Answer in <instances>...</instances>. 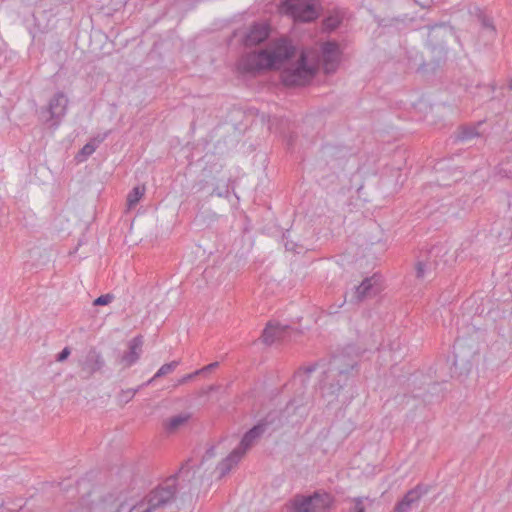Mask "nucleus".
I'll return each mask as SVG.
<instances>
[{
	"mask_svg": "<svg viewBox=\"0 0 512 512\" xmlns=\"http://www.w3.org/2000/svg\"><path fill=\"white\" fill-rule=\"evenodd\" d=\"M193 474L185 466L178 473L169 476L155 488L149 491L139 502L128 505L118 504L113 496H108L93 504L91 512H167L172 508H178L175 504L177 495L183 496L192 493L190 484Z\"/></svg>",
	"mask_w": 512,
	"mask_h": 512,
	"instance_id": "f257e3e1",
	"label": "nucleus"
},
{
	"mask_svg": "<svg viewBox=\"0 0 512 512\" xmlns=\"http://www.w3.org/2000/svg\"><path fill=\"white\" fill-rule=\"evenodd\" d=\"M343 359L335 356L324 370L320 380V391L322 397L328 404L333 403L339 396L341 389L347 385L349 378L353 375L355 362L343 364Z\"/></svg>",
	"mask_w": 512,
	"mask_h": 512,
	"instance_id": "f03ea898",
	"label": "nucleus"
},
{
	"mask_svg": "<svg viewBox=\"0 0 512 512\" xmlns=\"http://www.w3.org/2000/svg\"><path fill=\"white\" fill-rule=\"evenodd\" d=\"M318 70L309 53L302 51L298 60L281 72V80L286 86H303L310 82Z\"/></svg>",
	"mask_w": 512,
	"mask_h": 512,
	"instance_id": "7ed1b4c3",
	"label": "nucleus"
},
{
	"mask_svg": "<svg viewBox=\"0 0 512 512\" xmlns=\"http://www.w3.org/2000/svg\"><path fill=\"white\" fill-rule=\"evenodd\" d=\"M266 426L267 423L261 421L244 434L239 446L218 464L216 469L219 471L220 477L228 474L233 466H235L240 461L246 451L250 449L254 443L264 434L266 431Z\"/></svg>",
	"mask_w": 512,
	"mask_h": 512,
	"instance_id": "20e7f679",
	"label": "nucleus"
},
{
	"mask_svg": "<svg viewBox=\"0 0 512 512\" xmlns=\"http://www.w3.org/2000/svg\"><path fill=\"white\" fill-rule=\"evenodd\" d=\"M333 498L326 492H314L312 495H296L291 500L293 512H329Z\"/></svg>",
	"mask_w": 512,
	"mask_h": 512,
	"instance_id": "39448f33",
	"label": "nucleus"
},
{
	"mask_svg": "<svg viewBox=\"0 0 512 512\" xmlns=\"http://www.w3.org/2000/svg\"><path fill=\"white\" fill-rule=\"evenodd\" d=\"M68 103L69 99L65 93H55L48 105L40 109V118L51 127L57 128L67 113Z\"/></svg>",
	"mask_w": 512,
	"mask_h": 512,
	"instance_id": "423d86ee",
	"label": "nucleus"
},
{
	"mask_svg": "<svg viewBox=\"0 0 512 512\" xmlns=\"http://www.w3.org/2000/svg\"><path fill=\"white\" fill-rule=\"evenodd\" d=\"M283 10L295 21L312 22L319 16L313 0H285Z\"/></svg>",
	"mask_w": 512,
	"mask_h": 512,
	"instance_id": "0eeeda50",
	"label": "nucleus"
},
{
	"mask_svg": "<svg viewBox=\"0 0 512 512\" xmlns=\"http://www.w3.org/2000/svg\"><path fill=\"white\" fill-rule=\"evenodd\" d=\"M382 289L380 276L377 274L366 277L358 286H355L350 293L346 294L344 302L358 304L376 296Z\"/></svg>",
	"mask_w": 512,
	"mask_h": 512,
	"instance_id": "6e6552de",
	"label": "nucleus"
},
{
	"mask_svg": "<svg viewBox=\"0 0 512 512\" xmlns=\"http://www.w3.org/2000/svg\"><path fill=\"white\" fill-rule=\"evenodd\" d=\"M271 68V58L268 56V50L247 53L241 57L238 63V69L245 73H256Z\"/></svg>",
	"mask_w": 512,
	"mask_h": 512,
	"instance_id": "1a4fd4ad",
	"label": "nucleus"
},
{
	"mask_svg": "<svg viewBox=\"0 0 512 512\" xmlns=\"http://www.w3.org/2000/svg\"><path fill=\"white\" fill-rule=\"evenodd\" d=\"M339 45L336 42L327 41L321 45L320 55L311 57L312 62L323 65L326 73H332L337 69L339 63Z\"/></svg>",
	"mask_w": 512,
	"mask_h": 512,
	"instance_id": "9d476101",
	"label": "nucleus"
},
{
	"mask_svg": "<svg viewBox=\"0 0 512 512\" xmlns=\"http://www.w3.org/2000/svg\"><path fill=\"white\" fill-rule=\"evenodd\" d=\"M82 377L88 379L99 372L105 365V361L99 351L90 348L86 354L78 360Z\"/></svg>",
	"mask_w": 512,
	"mask_h": 512,
	"instance_id": "9b49d317",
	"label": "nucleus"
},
{
	"mask_svg": "<svg viewBox=\"0 0 512 512\" xmlns=\"http://www.w3.org/2000/svg\"><path fill=\"white\" fill-rule=\"evenodd\" d=\"M295 53V48L286 39H278L273 47L268 50V56L271 58V68L281 65L285 60L291 58Z\"/></svg>",
	"mask_w": 512,
	"mask_h": 512,
	"instance_id": "f8f14e48",
	"label": "nucleus"
},
{
	"mask_svg": "<svg viewBox=\"0 0 512 512\" xmlns=\"http://www.w3.org/2000/svg\"><path fill=\"white\" fill-rule=\"evenodd\" d=\"M427 493V486L417 485L413 489L409 490L402 500L395 505L393 512H410L413 508L418 506L422 496Z\"/></svg>",
	"mask_w": 512,
	"mask_h": 512,
	"instance_id": "ddd939ff",
	"label": "nucleus"
},
{
	"mask_svg": "<svg viewBox=\"0 0 512 512\" xmlns=\"http://www.w3.org/2000/svg\"><path fill=\"white\" fill-rule=\"evenodd\" d=\"M269 36V27L264 23H255L251 26L244 38V45L252 47L264 42Z\"/></svg>",
	"mask_w": 512,
	"mask_h": 512,
	"instance_id": "4468645a",
	"label": "nucleus"
},
{
	"mask_svg": "<svg viewBox=\"0 0 512 512\" xmlns=\"http://www.w3.org/2000/svg\"><path fill=\"white\" fill-rule=\"evenodd\" d=\"M143 337L136 336L131 339L128 343V351L125 352L121 357V362L125 367H130L135 364L142 353Z\"/></svg>",
	"mask_w": 512,
	"mask_h": 512,
	"instance_id": "2eb2a0df",
	"label": "nucleus"
},
{
	"mask_svg": "<svg viewBox=\"0 0 512 512\" xmlns=\"http://www.w3.org/2000/svg\"><path fill=\"white\" fill-rule=\"evenodd\" d=\"M288 330V326L269 322L262 333V341L267 345H271L276 341L283 340L286 337Z\"/></svg>",
	"mask_w": 512,
	"mask_h": 512,
	"instance_id": "dca6fc26",
	"label": "nucleus"
},
{
	"mask_svg": "<svg viewBox=\"0 0 512 512\" xmlns=\"http://www.w3.org/2000/svg\"><path fill=\"white\" fill-rule=\"evenodd\" d=\"M431 52L433 54L432 59L429 62L424 63L423 67H425L426 69L434 70V69L440 67L446 61L447 50L442 45H434L433 44L432 48H431Z\"/></svg>",
	"mask_w": 512,
	"mask_h": 512,
	"instance_id": "f3484780",
	"label": "nucleus"
},
{
	"mask_svg": "<svg viewBox=\"0 0 512 512\" xmlns=\"http://www.w3.org/2000/svg\"><path fill=\"white\" fill-rule=\"evenodd\" d=\"M480 126L481 122H478L477 125L460 127L456 139L465 142L472 140L475 137H479L481 135V133L478 130Z\"/></svg>",
	"mask_w": 512,
	"mask_h": 512,
	"instance_id": "a211bd4d",
	"label": "nucleus"
},
{
	"mask_svg": "<svg viewBox=\"0 0 512 512\" xmlns=\"http://www.w3.org/2000/svg\"><path fill=\"white\" fill-rule=\"evenodd\" d=\"M191 414L190 413H183L176 415L174 417H171L164 423V427L166 431L168 432H174L177 429H179L181 426L185 425L188 420L190 419Z\"/></svg>",
	"mask_w": 512,
	"mask_h": 512,
	"instance_id": "6ab92c4d",
	"label": "nucleus"
},
{
	"mask_svg": "<svg viewBox=\"0 0 512 512\" xmlns=\"http://www.w3.org/2000/svg\"><path fill=\"white\" fill-rule=\"evenodd\" d=\"M435 270V266L430 261H419L416 264V277L418 279H424L428 276H431L433 274V271Z\"/></svg>",
	"mask_w": 512,
	"mask_h": 512,
	"instance_id": "aec40b11",
	"label": "nucleus"
},
{
	"mask_svg": "<svg viewBox=\"0 0 512 512\" xmlns=\"http://www.w3.org/2000/svg\"><path fill=\"white\" fill-rule=\"evenodd\" d=\"M179 365V361H172L170 363H166L162 365L159 370L156 372V374L148 380L144 385H150L156 378H160L162 376H165L175 370V368Z\"/></svg>",
	"mask_w": 512,
	"mask_h": 512,
	"instance_id": "412c9836",
	"label": "nucleus"
},
{
	"mask_svg": "<svg viewBox=\"0 0 512 512\" xmlns=\"http://www.w3.org/2000/svg\"><path fill=\"white\" fill-rule=\"evenodd\" d=\"M352 501L354 506L350 509L351 512H366V508L372 506L374 502L368 497H355Z\"/></svg>",
	"mask_w": 512,
	"mask_h": 512,
	"instance_id": "4be33fe9",
	"label": "nucleus"
},
{
	"mask_svg": "<svg viewBox=\"0 0 512 512\" xmlns=\"http://www.w3.org/2000/svg\"><path fill=\"white\" fill-rule=\"evenodd\" d=\"M145 188L134 187L127 196V204L131 208L135 206L144 195Z\"/></svg>",
	"mask_w": 512,
	"mask_h": 512,
	"instance_id": "5701e85b",
	"label": "nucleus"
},
{
	"mask_svg": "<svg viewBox=\"0 0 512 512\" xmlns=\"http://www.w3.org/2000/svg\"><path fill=\"white\" fill-rule=\"evenodd\" d=\"M285 248L288 251H292L295 253H301L303 250L308 249V245L306 241H294V240H286Z\"/></svg>",
	"mask_w": 512,
	"mask_h": 512,
	"instance_id": "b1692460",
	"label": "nucleus"
},
{
	"mask_svg": "<svg viewBox=\"0 0 512 512\" xmlns=\"http://www.w3.org/2000/svg\"><path fill=\"white\" fill-rule=\"evenodd\" d=\"M96 147L97 146L93 142H89V143L85 144L77 156L79 161H82V160L86 159L88 156H90L91 154H93L94 151L96 150Z\"/></svg>",
	"mask_w": 512,
	"mask_h": 512,
	"instance_id": "393cba45",
	"label": "nucleus"
},
{
	"mask_svg": "<svg viewBox=\"0 0 512 512\" xmlns=\"http://www.w3.org/2000/svg\"><path fill=\"white\" fill-rule=\"evenodd\" d=\"M146 385L142 384L140 385L139 387H137L136 389H127V390H124L121 392L120 394V401L121 402H124V403H128L134 396L135 394L143 387H145Z\"/></svg>",
	"mask_w": 512,
	"mask_h": 512,
	"instance_id": "a878e982",
	"label": "nucleus"
},
{
	"mask_svg": "<svg viewBox=\"0 0 512 512\" xmlns=\"http://www.w3.org/2000/svg\"><path fill=\"white\" fill-rule=\"evenodd\" d=\"M113 299H114V296L112 294H104V295L97 297L94 300L93 305H95V306L107 305V304L111 303Z\"/></svg>",
	"mask_w": 512,
	"mask_h": 512,
	"instance_id": "bb28decb",
	"label": "nucleus"
},
{
	"mask_svg": "<svg viewBox=\"0 0 512 512\" xmlns=\"http://www.w3.org/2000/svg\"><path fill=\"white\" fill-rule=\"evenodd\" d=\"M218 365H219L218 362H213V363H211V364H209V365H207V366H205V367H203L201 369L196 370L195 374L202 375L204 373L210 372V371L214 370L215 368H217Z\"/></svg>",
	"mask_w": 512,
	"mask_h": 512,
	"instance_id": "cd10ccee",
	"label": "nucleus"
},
{
	"mask_svg": "<svg viewBox=\"0 0 512 512\" xmlns=\"http://www.w3.org/2000/svg\"><path fill=\"white\" fill-rule=\"evenodd\" d=\"M71 354V349L69 347H65L60 353H58L56 360L58 362L65 361Z\"/></svg>",
	"mask_w": 512,
	"mask_h": 512,
	"instance_id": "c85d7f7f",
	"label": "nucleus"
},
{
	"mask_svg": "<svg viewBox=\"0 0 512 512\" xmlns=\"http://www.w3.org/2000/svg\"><path fill=\"white\" fill-rule=\"evenodd\" d=\"M340 21L336 17H329L325 20V25L330 29H336Z\"/></svg>",
	"mask_w": 512,
	"mask_h": 512,
	"instance_id": "c756f323",
	"label": "nucleus"
},
{
	"mask_svg": "<svg viewBox=\"0 0 512 512\" xmlns=\"http://www.w3.org/2000/svg\"><path fill=\"white\" fill-rule=\"evenodd\" d=\"M198 375H199V374H195V372L190 373V374H187V375L183 376L182 378H180V379L178 380L177 385L185 384V383H187L188 381H190V380L194 379V378H195L196 376H198Z\"/></svg>",
	"mask_w": 512,
	"mask_h": 512,
	"instance_id": "7c9ffc66",
	"label": "nucleus"
},
{
	"mask_svg": "<svg viewBox=\"0 0 512 512\" xmlns=\"http://www.w3.org/2000/svg\"><path fill=\"white\" fill-rule=\"evenodd\" d=\"M317 365L318 364H312V365L305 367L303 369L304 373H306L307 375H310L311 373H313L316 370Z\"/></svg>",
	"mask_w": 512,
	"mask_h": 512,
	"instance_id": "2f4dec72",
	"label": "nucleus"
},
{
	"mask_svg": "<svg viewBox=\"0 0 512 512\" xmlns=\"http://www.w3.org/2000/svg\"><path fill=\"white\" fill-rule=\"evenodd\" d=\"M214 456H215V448H214V447H211V448H209V449L206 451V453H205V455H204V459H210V458H212V457H214Z\"/></svg>",
	"mask_w": 512,
	"mask_h": 512,
	"instance_id": "473e14b6",
	"label": "nucleus"
},
{
	"mask_svg": "<svg viewBox=\"0 0 512 512\" xmlns=\"http://www.w3.org/2000/svg\"><path fill=\"white\" fill-rule=\"evenodd\" d=\"M482 25H483L484 27L490 28V29H492V30L494 29V27H493V25H492L491 21H490L488 18H486V17H483V18H482Z\"/></svg>",
	"mask_w": 512,
	"mask_h": 512,
	"instance_id": "72a5a7b5",
	"label": "nucleus"
},
{
	"mask_svg": "<svg viewBox=\"0 0 512 512\" xmlns=\"http://www.w3.org/2000/svg\"><path fill=\"white\" fill-rule=\"evenodd\" d=\"M437 27L443 28V25H436V26L431 27L430 32H429V35H428V41H429V42H432V40H433V39H432L433 32L435 31V29H436Z\"/></svg>",
	"mask_w": 512,
	"mask_h": 512,
	"instance_id": "f704fd0d",
	"label": "nucleus"
},
{
	"mask_svg": "<svg viewBox=\"0 0 512 512\" xmlns=\"http://www.w3.org/2000/svg\"><path fill=\"white\" fill-rule=\"evenodd\" d=\"M216 389H217V387L215 385H211L207 389L203 390V394H208L212 391H215Z\"/></svg>",
	"mask_w": 512,
	"mask_h": 512,
	"instance_id": "c9c22d12",
	"label": "nucleus"
},
{
	"mask_svg": "<svg viewBox=\"0 0 512 512\" xmlns=\"http://www.w3.org/2000/svg\"><path fill=\"white\" fill-rule=\"evenodd\" d=\"M336 312H337V310H336L334 307H330V308H329V313H330V314H334V313H336Z\"/></svg>",
	"mask_w": 512,
	"mask_h": 512,
	"instance_id": "e433bc0d",
	"label": "nucleus"
},
{
	"mask_svg": "<svg viewBox=\"0 0 512 512\" xmlns=\"http://www.w3.org/2000/svg\"><path fill=\"white\" fill-rule=\"evenodd\" d=\"M3 505H4V501L2 498H0V508L3 507Z\"/></svg>",
	"mask_w": 512,
	"mask_h": 512,
	"instance_id": "4c0bfd02",
	"label": "nucleus"
},
{
	"mask_svg": "<svg viewBox=\"0 0 512 512\" xmlns=\"http://www.w3.org/2000/svg\"><path fill=\"white\" fill-rule=\"evenodd\" d=\"M509 88L512 90V80L509 83Z\"/></svg>",
	"mask_w": 512,
	"mask_h": 512,
	"instance_id": "58836bf2",
	"label": "nucleus"
},
{
	"mask_svg": "<svg viewBox=\"0 0 512 512\" xmlns=\"http://www.w3.org/2000/svg\"><path fill=\"white\" fill-rule=\"evenodd\" d=\"M344 304V302H342L341 304L338 305V308L342 307Z\"/></svg>",
	"mask_w": 512,
	"mask_h": 512,
	"instance_id": "ea45409f",
	"label": "nucleus"
}]
</instances>
